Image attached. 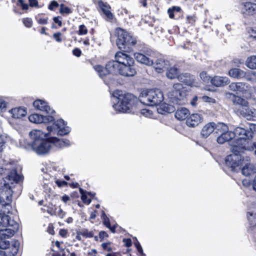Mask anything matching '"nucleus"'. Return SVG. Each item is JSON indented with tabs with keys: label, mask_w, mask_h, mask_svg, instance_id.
Returning <instances> with one entry per match:
<instances>
[{
	"label": "nucleus",
	"mask_w": 256,
	"mask_h": 256,
	"mask_svg": "<svg viewBox=\"0 0 256 256\" xmlns=\"http://www.w3.org/2000/svg\"><path fill=\"white\" fill-rule=\"evenodd\" d=\"M234 137H236V139L230 144L232 152L244 150L251 151L254 150V148L256 146L255 144L249 140L251 137V132L240 127L236 128L234 132L230 131L222 132L217 138L216 140L218 144H223Z\"/></svg>",
	"instance_id": "obj_1"
},
{
	"label": "nucleus",
	"mask_w": 256,
	"mask_h": 256,
	"mask_svg": "<svg viewBox=\"0 0 256 256\" xmlns=\"http://www.w3.org/2000/svg\"><path fill=\"white\" fill-rule=\"evenodd\" d=\"M29 136L32 141L26 148L27 149H31L40 155L46 154L50 150L51 144L49 138H44L50 136L48 133H44L40 130H33L29 132Z\"/></svg>",
	"instance_id": "obj_2"
},
{
	"label": "nucleus",
	"mask_w": 256,
	"mask_h": 256,
	"mask_svg": "<svg viewBox=\"0 0 256 256\" xmlns=\"http://www.w3.org/2000/svg\"><path fill=\"white\" fill-rule=\"evenodd\" d=\"M116 102L113 105L114 110L120 112L129 113L132 111L137 102L136 98L131 94H123L119 90H116L112 93Z\"/></svg>",
	"instance_id": "obj_3"
},
{
	"label": "nucleus",
	"mask_w": 256,
	"mask_h": 256,
	"mask_svg": "<svg viewBox=\"0 0 256 256\" xmlns=\"http://www.w3.org/2000/svg\"><path fill=\"white\" fill-rule=\"evenodd\" d=\"M226 95L227 97L232 98L234 104L239 106L237 112L240 114L247 120H251L256 117V110L250 108L247 100L230 92L226 93Z\"/></svg>",
	"instance_id": "obj_4"
},
{
	"label": "nucleus",
	"mask_w": 256,
	"mask_h": 256,
	"mask_svg": "<svg viewBox=\"0 0 256 256\" xmlns=\"http://www.w3.org/2000/svg\"><path fill=\"white\" fill-rule=\"evenodd\" d=\"M142 103L150 106L160 104L164 100V95L159 89L144 90L140 96Z\"/></svg>",
	"instance_id": "obj_5"
},
{
	"label": "nucleus",
	"mask_w": 256,
	"mask_h": 256,
	"mask_svg": "<svg viewBox=\"0 0 256 256\" xmlns=\"http://www.w3.org/2000/svg\"><path fill=\"white\" fill-rule=\"evenodd\" d=\"M117 36L116 44L118 48L129 50L130 46H134L136 40L130 34L121 28H117L115 31Z\"/></svg>",
	"instance_id": "obj_6"
},
{
	"label": "nucleus",
	"mask_w": 256,
	"mask_h": 256,
	"mask_svg": "<svg viewBox=\"0 0 256 256\" xmlns=\"http://www.w3.org/2000/svg\"><path fill=\"white\" fill-rule=\"evenodd\" d=\"M135 59L139 62L147 66L154 65V68L158 73H162L166 70L169 66L168 62L162 59H158L154 62L153 60L141 53L134 54Z\"/></svg>",
	"instance_id": "obj_7"
},
{
	"label": "nucleus",
	"mask_w": 256,
	"mask_h": 256,
	"mask_svg": "<svg viewBox=\"0 0 256 256\" xmlns=\"http://www.w3.org/2000/svg\"><path fill=\"white\" fill-rule=\"evenodd\" d=\"M66 124L63 120L60 119L55 122L52 126H47L46 129L50 136L56 134L63 136L68 134L70 130V128Z\"/></svg>",
	"instance_id": "obj_8"
},
{
	"label": "nucleus",
	"mask_w": 256,
	"mask_h": 256,
	"mask_svg": "<svg viewBox=\"0 0 256 256\" xmlns=\"http://www.w3.org/2000/svg\"><path fill=\"white\" fill-rule=\"evenodd\" d=\"M120 68L119 64L116 60L108 62L106 64L105 68L100 65L94 66V68L98 72L99 76L101 78L109 74H116L118 72L120 73Z\"/></svg>",
	"instance_id": "obj_9"
},
{
	"label": "nucleus",
	"mask_w": 256,
	"mask_h": 256,
	"mask_svg": "<svg viewBox=\"0 0 256 256\" xmlns=\"http://www.w3.org/2000/svg\"><path fill=\"white\" fill-rule=\"evenodd\" d=\"M181 84L177 83L174 84L172 88L168 94L170 101L176 104H182V101L184 98L185 93L182 90Z\"/></svg>",
	"instance_id": "obj_10"
},
{
	"label": "nucleus",
	"mask_w": 256,
	"mask_h": 256,
	"mask_svg": "<svg viewBox=\"0 0 256 256\" xmlns=\"http://www.w3.org/2000/svg\"><path fill=\"white\" fill-rule=\"evenodd\" d=\"M246 150L240 152H232V154L227 156L226 158V164L231 168V170L234 171L236 168L238 167L242 162L241 154L244 153Z\"/></svg>",
	"instance_id": "obj_11"
},
{
	"label": "nucleus",
	"mask_w": 256,
	"mask_h": 256,
	"mask_svg": "<svg viewBox=\"0 0 256 256\" xmlns=\"http://www.w3.org/2000/svg\"><path fill=\"white\" fill-rule=\"evenodd\" d=\"M20 179L21 176L18 174L16 170L12 169L11 170L7 172L6 176L4 178V185L12 188L15 184L20 181Z\"/></svg>",
	"instance_id": "obj_12"
},
{
	"label": "nucleus",
	"mask_w": 256,
	"mask_h": 256,
	"mask_svg": "<svg viewBox=\"0 0 256 256\" xmlns=\"http://www.w3.org/2000/svg\"><path fill=\"white\" fill-rule=\"evenodd\" d=\"M12 188L10 187L3 185L0 188V204L2 206H7L12 202Z\"/></svg>",
	"instance_id": "obj_13"
},
{
	"label": "nucleus",
	"mask_w": 256,
	"mask_h": 256,
	"mask_svg": "<svg viewBox=\"0 0 256 256\" xmlns=\"http://www.w3.org/2000/svg\"><path fill=\"white\" fill-rule=\"evenodd\" d=\"M240 10L244 17L252 16L256 13V4L250 2L242 3L240 6Z\"/></svg>",
	"instance_id": "obj_14"
},
{
	"label": "nucleus",
	"mask_w": 256,
	"mask_h": 256,
	"mask_svg": "<svg viewBox=\"0 0 256 256\" xmlns=\"http://www.w3.org/2000/svg\"><path fill=\"white\" fill-rule=\"evenodd\" d=\"M30 121L33 123L40 124L51 122L54 120V118L50 116H44L37 114L30 115L28 117Z\"/></svg>",
	"instance_id": "obj_15"
},
{
	"label": "nucleus",
	"mask_w": 256,
	"mask_h": 256,
	"mask_svg": "<svg viewBox=\"0 0 256 256\" xmlns=\"http://www.w3.org/2000/svg\"><path fill=\"white\" fill-rule=\"evenodd\" d=\"M115 58L120 66L122 65L134 64V60L132 58L121 52L116 54Z\"/></svg>",
	"instance_id": "obj_16"
},
{
	"label": "nucleus",
	"mask_w": 256,
	"mask_h": 256,
	"mask_svg": "<svg viewBox=\"0 0 256 256\" xmlns=\"http://www.w3.org/2000/svg\"><path fill=\"white\" fill-rule=\"evenodd\" d=\"M203 121V116L199 114H193L187 118L186 124L189 127H195Z\"/></svg>",
	"instance_id": "obj_17"
},
{
	"label": "nucleus",
	"mask_w": 256,
	"mask_h": 256,
	"mask_svg": "<svg viewBox=\"0 0 256 256\" xmlns=\"http://www.w3.org/2000/svg\"><path fill=\"white\" fill-rule=\"evenodd\" d=\"M134 64L122 65L120 68V74L126 76H132L136 74Z\"/></svg>",
	"instance_id": "obj_18"
},
{
	"label": "nucleus",
	"mask_w": 256,
	"mask_h": 256,
	"mask_svg": "<svg viewBox=\"0 0 256 256\" xmlns=\"http://www.w3.org/2000/svg\"><path fill=\"white\" fill-rule=\"evenodd\" d=\"M33 105L37 110L45 112L46 113L52 114L54 112V110H52L44 101L40 100H36L33 102Z\"/></svg>",
	"instance_id": "obj_19"
},
{
	"label": "nucleus",
	"mask_w": 256,
	"mask_h": 256,
	"mask_svg": "<svg viewBox=\"0 0 256 256\" xmlns=\"http://www.w3.org/2000/svg\"><path fill=\"white\" fill-rule=\"evenodd\" d=\"M249 88V86L244 82H232L229 85V88L231 90L236 92L244 94Z\"/></svg>",
	"instance_id": "obj_20"
},
{
	"label": "nucleus",
	"mask_w": 256,
	"mask_h": 256,
	"mask_svg": "<svg viewBox=\"0 0 256 256\" xmlns=\"http://www.w3.org/2000/svg\"><path fill=\"white\" fill-rule=\"evenodd\" d=\"M51 147L54 146L58 148H62L70 146L69 140L66 139H59L56 137L49 138Z\"/></svg>",
	"instance_id": "obj_21"
},
{
	"label": "nucleus",
	"mask_w": 256,
	"mask_h": 256,
	"mask_svg": "<svg viewBox=\"0 0 256 256\" xmlns=\"http://www.w3.org/2000/svg\"><path fill=\"white\" fill-rule=\"evenodd\" d=\"M215 123L210 122L203 126L201 130L200 135L204 138H208L214 130Z\"/></svg>",
	"instance_id": "obj_22"
},
{
	"label": "nucleus",
	"mask_w": 256,
	"mask_h": 256,
	"mask_svg": "<svg viewBox=\"0 0 256 256\" xmlns=\"http://www.w3.org/2000/svg\"><path fill=\"white\" fill-rule=\"evenodd\" d=\"M211 83L216 86H222L229 83L228 78L215 76L210 80Z\"/></svg>",
	"instance_id": "obj_23"
},
{
	"label": "nucleus",
	"mask_w": 256,
	"mask_h": 256,
	"mask_svg": "<svg viewBox=\"0 0 256 256\" xmlns=\"http://www.w3.org/2000/svg\"><path fill=\"white\" fill-rule=\"evenodd\" d=\"M16 230L17 228H14L13 229L2 228L0 230V238L4 239L11 238L14 235Z\"/></svg>",
	"instance_id": "obj_24"
},
{
	"label": "nucleus",
	"mask_w": 256,
	"mask_h": 256,
	"mask_svg": "<svg viewBox=\"0 0 256 256\" xmlns=\"http://www.w3.org/2000/svg\"><path fill=\"white\" fill-rule=\"evenodd\" d=\"M189 115V110L185 108H178L175 112L176 118L180 120H183L187 118Z\"/></svg>",
	"instance_id": "obj_25"
},
{
	"label": "nucleus",
	"mask_w": 256,
	"mask_h": 256,
	"mask_svg": "<svg viewBox=\"0 0 256 256\" xmlns=\"http://www.w3.org/2000/svg\"><path fill=\"white\" fill-rule=\"evenodd\" d=\"M12 117L15 118H20L26 114V108H12L10 111Z\"/></svg>",
	"instance_id": "obj_26"
},
{
	"label": "nucleus",
	"mask_w": 256,
	"mask_h": 256,
	"mask_svg": "<svg viewBox=\"0 0 256 256\" xmlns=\"http://www.w3.org/2000/svg\"><path fill=\"white\" fill-rule=\"evenodd\" d=\"M99 6L102 12L108 20L113 18V14L110 11V7L106 3L100 2H98Z\"/></svg>",
	"instance_id": "obj_27"
},
{
	"label": "nucleus",
	"mask_w": 256,
	"mask_h": 256,
	"mask_svg": "<svg viewBox=\"0 0 256 256\" xmlns=\"http://www.w3.org/2000/svg\"><path fill=\"white\" fill-rule=\"evenodd\" d=\"M256 166L252 164H246L242 169V174L246 176H250L256 172Z\"/></svg>",
	"instance_id": "obj_28"
},
{
	"label": "nucleus",
	"mask_w": 256,
	"mask_h": 256,
	"mask_svg": "<svg viewBox=\"0 0 256 256\" xmlns=\"http://www.w3.org/2000/svg\"><path fill=\"white\" fill-rule=\"evenodd\" d=\"M178 79L179 80V81L182 82L187 85L191 84L194 80L192 76L188 73H184L178 74Z\"/></svg>",
	"instance_id": "obj_29"
},
{
	"label": "nucleus",
	"mask_w": 256,
	"mask_h": 256,
	"mask_svg": "<svg viewBox=\"0 0 256 256\" xmlns=\"http://www.w3.org/2000/svg\"><path fill=\"white\" fill-rule=\"evenodd\" d=\"M228 74L230 77L236 78H244L245 72L239 68H232L228 72Z\"/></svg>",
	"instance_id": "obj_30"
},
{
	"label": "nucleus",
	"mask_w": 256,
	"mask_h": 256,
	"mask_svg": "<svg viewBox=\"0 0 256 256\" xmlns=\"http://www.w3.org/2000/svg\"><path fill=\"white\" fill-rule=\"evenodd\" d=\"M14 222L12 220L10 221V218L8 216L0 214V230L2 228L12 226Z\"/></svg>",
	"instance_id": "obj_31"
},
{
	"label": "nucleus",
	"mask_w": 256,
	"mask_h": 256,
	"mask_svg": "<svg viewBox=\"0 0 256 256\" xmlns=\"http://www.w3.org/2000/svg\"><path fill=\"white\" fill-rule=\"evenodd\" d=\"M246 65L249 68L256 69V56H252L247 58Z\"/></svg>",
	"instance_id": "obj_32"
},
{
	"label": "nucleus",
	"mask_w": 256,
	"mask_h": 256,
	"mask_svg": "<svg viewBox=\"0 0 256 256\" xmlns=\"http://www.w3.org/2000/svg\"><path fill=\"white\" fill-rule=\"evenodd\" d=\"M179 70L175 67H172L168 70L166 73V76L170 79L177 78L179 74Z\"/></svg>",
	"instance_id": "obj_33"
},
{
	"label": "nucleus",
	"mask_w": 256,
	"mask_h": 256,
	"mask_svg": "<svg viewBox=\"0 0 256 256\" xmlns=\"http://www.w3.org/2000/svg\"><path fill=\"white\" fill-rule=\"evenodd\" d=\"M174 107L166 104H163L160 106V107L158 109V110L159 113H161L162 114H164V112L167 113H171L174 111Z\"/></svg>",
	"instance_id": "obj_34"
},
{
	"label": "nucleus",
	"mask_w": 256,
	"mask_h": 256,
	"mask_svg": "<svg viewBox=\"0 0 256 256\" xmlns=\"http://www.w3.org/2000/svg\"><path fill=\"white\" fill-rule=\"evenodd\" d=\"M214 127V130H216V132H220L222 134V132H229L228 130V126L226 124L222 122L218 123L217 124L215 123Z\"/></svg>",
	"instance_id": "obj_35"
},
{
	"label": "nucleus",
	"mask_w": 256,
	"mask_h": 256,
	"mask_svg": "<svg viewBox=\"0 0 256 256\" xmlns=\"http://www.w3.org/2000/svg\"><path fill=\"white\" fill-rule=\"evenodd\" d=\"M8 140V138L6 134H0V152L5 148V144Z\"/></svg>",
	"instance_id": "obj_36"
},
{
	"label": "nucleus",
	"mask_w": 256,
	"mask_h": 256,
	"mask_svg": "<svg viewBox=\"0 0 256 256\" xmlns=\"http://www.w3.org/2000/svg\"><path fill=\"white\" fill-rule=\"evenodd\" d=\"M60 6V12L62 14H68L72 12V10L70 8L65 6V5L63 4H61Z\"/></svg>",
	"instance_id": "obj_37"
},
{
	"label": "nucleus",
	"mask_w": 256,
	"mask_h": 256,
	"mask_svg": "<svg viewBox=\"0 0 256 256\" xmlns=\"http://www.w3.org/2000/svg\"><path fill=\"white\" fill-rule=\"evenodd\" d=\"M246 80L250 82H256V72H251L246 74L244 76Z\"/></svg>",
	"instance_id": "obj_38"
},
{
	"label": "nucleus",
	"mask_w": 256,
	"mask_h": 256,
	"mask_svg": "<svg viewBox=\"0 0 256 256\" xmlns=\"http://www.w3.org/2000/svg\"><path fill=\"white\" fill-rule=\"evenodd\" d=\"M10 244L6 239L0 238V248L2 250L7 249L9 248Z\"/></svg>",
	"instance_id": "obj_39"
},
{
	"label": "nucleus",
	"mask_w": 256,
	"mask_h": 256,
	"mask_svg": "<svg viewBox=\"0 0 256 256\" xmlns=\"http://www.w3.org/2000/svg\"><path fill=\"white\" fill-rule=\"evenodd\" d=\"M80 192L82 194L81 198L83 202L88 204H90L91 202V200L87 198V196L84 194V190L82 188H80Z\"/></svg>",
	"instance_id": "obj_40"
},
{
	"label": "nucleus",
	"mask_w": 256,
	"mask_h": 256,
	"mask_svg": "<svg viewBox=\"0 0 256 256\" xmlns=\"http://www.w3.org/2000/svg\"><path fill=\"white\" fill-rule=\"evenodd\" d=\"M200 78L204 82H208L210 81V77L207 74L206 72H202L200 74Z\"/></svg>",
	"instance_id": "obj_41"
},
{
	"label": "nucleus",
	"mask_w": 256,
	"mask_h": 256,
	"mask_svg": "<svg viewBox=\"0 0 256 256\" xmlns=\"http://www.w3.org/2000/svg\"><path fill=\"white\" fill-rule=\"evenodd\" d=\"M102 218L103 220L104 224L107 227L110 228V222L108 218L106 216L105 212L102 211Z\"/></svg>",
	"instance_id": "obj_42"
},
{
	"label": "nucleus",
	"mask_w": 256,
	"mask_h": 256,
	"mask_svg": "<svg viewBox=\"0 0 256 256\" xmlns=\"http://www.w3.org/2000/svg\"><path fill=\"white\" fill-rule=\"evenodd\" d=\"M88 33V30L86 26L82 24L79 26L78 34L80 35H84Z\"/></svg>",
	"instance_id": "obj_43"
},
{
	"label": "nucleus",
	"mask_w": 256,
	"mask_h": 256,
	"mask_svg": "<svg viewBox=\"0 0 256 256\" xmlns=\"http://www.w3.org/2000/svg\"><path fill=\"white\" fill-rule=\"evenodd\" d=\"M54 214L60 218H64L66 216V212L60 208L58 210L54 212Z\"/></svg>",
	"instance_id": "obj_44"
},
{
	"label": "nucleus",
	"mask_w": 256,
	"mask_h": 256,
	"mask_svg": "<svg viewBox=\"0 0 256 256\" xmlns=\"http://www.w3.org/2000/svg\"><path fill=\"white\" fill-rule=\"evenodd\" d=\"M80 234L86 238H92L94 236L93 232L87 230H84L81 231Z\"/></svg>",
	"instance_id": "obj_45"
},
{
	"label": "nucleus",
	"mask_w": 256,
	"mask_h": 256,
	"mask_svg": "<svg viewBox=\"0 0 256 256\" xmlns=\"http://www.w3.org/2000/svg\"><path fill=\"white\" fill-rule=\"evenodd\" d=\"M23 24L28 28H30L32 26V22L30 18H25L22 20Z\"/></svg>",
	"instance_id": "obj_46"
},
{
	"label": "nucleus",
	"mask_w": 256,
	"mask_h": 256,
	"mask_svg": "<svg viewBox=\"0 0 256 256\" xmlns=\"http://www.w3.org/2000/svg\"><path fill=\"white\" fill-rule=\"evenodd\" d=\"M140 113L146 117H150L152 115V111L148 109L142 110Z\"/></svg>",
	"instance_id": "obj_47"
},
{
	"label": "nucleus",
	"mask_w": 256,
	"mask_h": 256,
	"mask_svg": "<svg viewBox=\"0 0 256 256\" xmlns=\"http://www.w3.org/2000/svg\"><path fill=\"white\" fill-rule=\"evenodd\" d=\"M252 216V214H251L250 212L248 213V220L250 222V224L252 226H254V224L252 223V222H253V221L254 222L256 220V218H253Z\"/></svg>",
	"instance_id": "obj_48"
},
{
	"label": "nucleus",
	"mask_w": 256,
	"mask_h": 256,
	"mask_svg": "<svg viewBox=\"0 0 256 256\" xmlns=\"http://www.w3.org/2000/svg\"><path fill=\"white\" fill-rule=\"evenodd\" d=\"M58 4L54 0L52 1L48 6V8L52 10H54V9L58 6Z\"/></svg>",
	"instance_id": "obj_49"
},
{
	"label": "nucleus",
	"mask_w": 256,
	"mask_h": 256,
	"mask_svg": "<svg viewBox=\"0 0 256 256\" xmlns=\"http://www.w3.org/2000/svg\"><path fill=\"white\" fill-rule=\"evenodd\" d=\"M18 2L22 7V10H26L28 8V6L27 4L24 2V0H18Z\"/></svg>",
	"instance_id": "obj_50"
},
{
	"label": "nucleus",
	"mask_w": 256,
	"mask_h": 256,
	"mask_svg": "<svg viewBox=\"0 0 256 256\" xmlns=\"http://www.w3.org/2000/svg\"><path fill=\"white\" fill-rule=\"evenodd\" d=\"M62 35V34L60 32L54 33L53 35L54 38L55 39V40L58 42H61L62 41V40L60 38Z\"/></svg>",
	"instance_id": "obj_51"
},
{
	"label": "nucleus",
	"mask_w": 256,
	"mask_h": 256,
	"mask_svg": "<svg viewBox=\"0 0 256 256\" xmlns=\"http://www.w3.org/2000/svg\"><path fill=\"white\" fill-rule=\"evenodd\" d=\"M202 98L204 101L206 102H215V100L214 98L208 96H203Z\"/></svg>",
	"instance_id": "obj_52"
},
{
	"label": "nucleus",
	"mask_w": 256,
	"mask_h": 256,
	"mask_svg": "<svg viewBox=\"0 0 256 256\" xmlns=\"http://www.w3.org/2000/svg\"><path fill=\"white\" fill-rule=\"evenodd\" d=\"M56 183L57 184L58 186V187H62L64 186H66L67 184V182L65 181H60L58 180H56Z\"/></svg>",
	"instance_id": "obj_53"
},
{
	"label": "nucleus",
	"mask_w": 256,
	"mask_h": 256,
	"mask_svg": "<svg viewBox=\"0 0 256 256\" xmlns=\"http://www.w3.org/2000/svg\"><path fill=\"white\" fill-rule=\"evenodd\" d=\"M60 16H56L54 18L53 20L55 23L58 24L60 26H61L62 25V22L60 20Z\"/></svg>",
	"instance_id": "obj_54"
},
{
	"label": "nucleus",
	"mask_w": 256,
	"mask_h": 256,
	"mask_svg": "<svg viewBox=\"0 0 256 256\" xmlns=\"http://www.w3.org/2000/svg\"><path fill=\"white\" fill-rule=\"evenodd\" d=\"M73 54L76 56L79 57L81 55V51L80 49L76 48L73 50Z\"/></svg>",
	"instance_id": "obj_55"
},
{
	"label": "nucleus",
	"mask_w": 256,
	"mask_h": 256,
	"mask_svg": "<svg viewBox=\"0 0 256 256\" xmlns=\"http://www.w3.org/2000/svg\"><path fill=\"white\" fill-rule=\"evenodd\" d=\"M59 234L62 237H66L68 234V231L64 229H61L59 231Z\"/></svg>",
	"instance_id": "obj_56"
},
{
	"label": "nucleus",
	"mask_w": 256,
	"mask_h": 256,
	"mask_svg": "<svg viewBox=\"0 0 256 256\" xmlns=\"http://www.w3.org/2000/svg\"><path fill=\"white\" fill-rule=\"evenodd\" d=\"M135 246H136L138 252L142 254H144L143 253L142 247L139 244V242H138L137 243H136Z\"/></svg>",
	"instance_id": "obj_57"
},
{
	"label": "nucleus",
	"mask_w": 256,
	"mask_h": 256,
	"mask_svg": "<svg viewBox=\"0 0 256 256\" xmlns=\"http://www.w3.org/2000/svg\"><path fill=\"white\" fill-rule=\"evenodd\" d=\"M38 22L40 24H46L48 22V18H40L38 20Z\"/></svg>",
	"instance_id": "obj_58"
},
{
	"label": "nucleus",
	"mask_w": 256,
	"mask_h": 256,
	"mask_svg": "<svg viewBox=\"0 0 256 256\" xmlns=\"http://www.w3.org/2000/svg\"><path fill=\"white\" fill-rule=\"evenodd\" d=\"M100 238L102 239H104L105 238L108 236L107 233L104 231H101L99 232Z\"/></svg>",
	"instance_id": "obj_59"
},
{
	"label": "nucleus",
	"mask_w": 256,
	"mask_h": 256,
	"mask_svg": "<svg viewBox=\"0 0 256 256\" xmlns=\"http://www.w3.org/2000/svg\"><path fill=\"white\" fill-rule=\"evenodd\" d=\"M20 245L19 242L18 241H15L14 244V254H16L18 250V247Z\"/></svg>",
	"instance_id": "obj_60"
},
{
	"label": "nucleus",
	"mask_w": 256,
	"mask_h": 256,
	"mask_svg": "<svg viewBox=\"0 0 256 256\" xmlns=\"http://www.w3.org/2000/svg\"><path fill=\"white\" fill-rule=\"evenodd\" d=\"M123 242L127 247H130L132 245L130 239H124Z\"/></svg>",
	"instance_id": "obj_61"
},
{
	"label": "nucleus",
	"mask_w": 256,
	"mask_h": 256,
	"mask_svg": "<svg viewBox=\"0 0 256 256\" xmlns=\"http://www.w3.org/2000/svg\"><path fill=\"white\" fill-rule=\"evenodd\" d=\"M198 100V98L195 96L190 102V104L193 106H195L196 105V102Z\"/></svg>",
	"instance_id": "obj_62"
},
{
	"label": "nucleus",
	"mask_w": 256,
	"mask_h": 256,
	"mask_svg": "<svg viewBox=\"0 0 256 256\" xmlns=\"http://www.w3.org/2000/svg\"><path fill=\"white\" fill-rule=\"evenodd\" d=\"M29 2L30 6H36L38 5L36 0H29Z\"/></svg>",
	"instance_id": "obj_63"
},
{
	"label": "nucleus",
	"mask_w": 256,
	"mask_h": 256,
	"mask_svg": "<svg viewBox=\"0 0 256 256\" xmlns=\"http://www.w3.org/2000/svg\"><path fill=\"white\" fill-rule=\"evenodd\" d=\"M168 12L169 14V16L170 18H174V12L172 10V8L168 9Z\"/></svg>",
	"instance_id": "obj_64"
}]
</instances>
